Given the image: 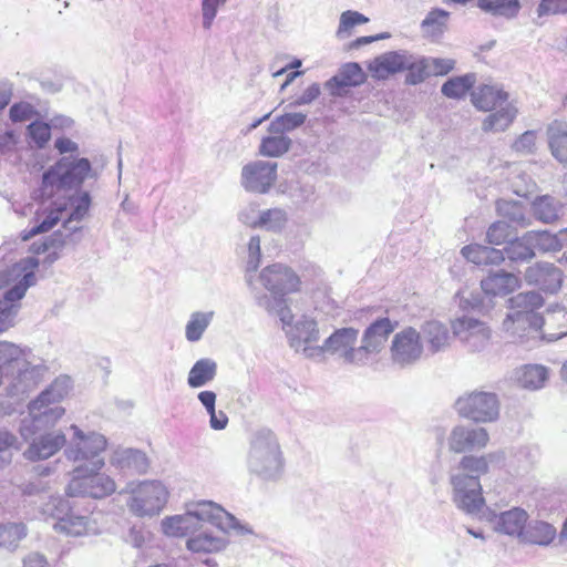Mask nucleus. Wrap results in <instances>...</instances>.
<instances>
[{
    "instance_id": "f257e3e1",
    "label": "nucleus",
    "mask_w": 567,
    "mask_h": 567,
    "mask_svg": "<svg viewBox=\"0 0 567 567\" xmlns=\"http://www.w3.org/2000/svg\"><path fill=\"white\" fill-rule=\"evenodd\" d=\"M471 103L482 112H491L483 123L484 132H503L515 121L518 110L509 101V93L502 84L482 83L471 92Z\"/></svg>"
},
{
    "instance_id": "f03ea898",
    "label": "nucleus",
    "mask_w": 567,
    "mask_h": 567,
    "mask_svg": "<svg viewBox=\"0 0 567 567\" xmlns=\"http://www.w3.org/2000/svg\"><path fill=\"white\" fill-rule=\"evenodd\" d=\"M38 268V258L27 257L0 270V289H7L3 300H0V332L12 326L14 303L24 297L31 286L35 285Z\"/></svg>"
},
{
    "instance_id": "7ed1b4c3",
    "label": "nucleus",
    "mask_w": 567,
    "mask_h": 567,
    "mask_svg": "<svg viewBox=\"0 0 567 567\" xmlns=\"http://www.w3.org/2000/svg\"><path fill=\"white\" fill-rule=\"evenodd\" d=\"M116 484L112 477L102 474L100 471H92V466L78 465L74 475L70 481L66 494L71 497L90 496L103 498L112 495Z\"/></svg>"
},
{
    "instance_id": "20e7f679",
    "label": "nucleus",
    "mask_w": 567,
    "mask_h": 567,
    "mask_svg": "<svg viewBox=\"0 0 567 567\" xmlns=\"http://www.w3.org/2000/svg\"><path fill=\"white\" fill-rule=\"evenodd\" d=\"M130 511L140 517L159 514L168 501V489L158 481L141 482L131 488Z\"/></svg>"
},
{
    "instance_id": "39448f33",
    "label": "nucleus",
    "mask_w": 567,
    "mask_h": 567,
    "mask_svg": "<svg viewBox=\"0 0 567 567\" xmlns=\"http://www.w3.org/2000/svg\"><path fill=\"white\" fill-rule=\"evenodd\" d=\"M457 413L476 423H488L497 420L499 402L492 392L474 391L460 396L455 402Z\"/></svg>"
},
{
    "instance_id": "423d86ee",
    "label": "nucleus",
    "mask_w": 567,
    "mask_h": 567,
    "mask_svg": "<svg viewBox=\"0 0 567 567\" xmlns=\"http://www.w3.org/2000/svg\"><path fill=\"white\" fill-rule=\"evenodd\" d=\"M221 512V507L213 502H200L195 512L166 517L162 522V528L167 536L184 537L200 527L202 522H213L218 518Z\"/></svg>"
},
{
    "instance_id": "0eeeda50",
    "label": "nucleus",
    "mask_w": 567,
    "mask_h": 567,
    "mask_svg": "<svg viewBox=\"0 0 567 567\" xmlns=\"http://www.w3.org/2000/svg\"><path fill=\"white\" fill-rule=\"evenodd\" d=\"M259 279L265 289L275 298L298 293L302 288L300 276L291 267L280 262L265 267Z\"/></svg>"
},
{
    "instance_id": "6e6552de",
    "label": "nucleus",
    "mask_w": 567,
    "mask_h": 567,
    "mask_svg": "<svg viewBox=\"0 0 567 567\" xmlns=\"http://www.w3.org/2000/svg\"><path fill=\"white\" fill-rule=\"evenodd\" d=\"M75 449L68 451V457L80 465L92 466V471H101L104 467V460L101 454L107 447L106 439L97 433L84 435L80 430L75 431Z\"/></svg>"
},
{
    "instance_id": "1a4fd4ad",
    "label": "nucleus",
    "mask_w": 567,
    "mask_h": 567,
    "mask_svg": "<svg viewBox=\"0 0 567 567\" xmlns=\"http://www.w3.org/2000/svg\"><path fill=\"white\" fill-rule=\"evenodd\" d=\"M423 352L421 334L414 328H405L395 333L390 347L393 362L405 365L419 360Z\"/></svg>"
},
{
    "instance_id": "9d476101",
    "label": "nucleus",
    "mask_w": 567,
    "mask_h": 567,
    "mask_svg": "<svg viewBox=\"0 0 567 567\" xmlns=\"http://www.w3.org/2000/svg\"><path fill=\"white\" fill-rule=\"evenodd\" d=\"M396 326L398 323L392 322L389 318H381L372 322L363 333L361 346L357 348L358 360H368L370 354H378Z\"/></svg>"
},
{
    "instance_id": "9b49d317",
    "label": "nucleus",
    "mask_w": 567,
    "mask_h": 567,
    "mask_svg": "<svg viewBox=\"0 0 567 567\" xmlns=\"http://www.w3.org/2000/svg\"><path fill=\"white\" fill-rule=\"evenodd\" d=\"M489 434L481 426H455L449 437V447L452 452L461 454L480 451L487 446Z\"/></svg>"
},
{
    "instance_id": "f8f14e48",
    "label": "nucleus",
    "mask_w": 567,
    "mask_h": 567,
    "mask_svg": "<svg viewBox=\"0 0 567 567\" xmlns=\"http://www.w3.org/2000/svg\"><path fill=\"white\" fill-rule=\"evenodd\" d=\"M452 484L455 502L466 513L474 514L483 509L485 499L482 495L480 481L472 476H454Z\"/></svg>"
},
{
    "instance_id": "ddd939ff",
    "label": "nucleus",
    "mask_w": 567,
    "mask_h": 567,
    "mask_svg": "<svg viewBox=\"0 0 567 567\" xmlns=\"http://www.w3.org/2000/svg\"><path fill=\"white\" fill-rule=\"evenodd\" d=\"M61 393L50 388L39 394L29 405L30 414L33 421L40 424L55 422L64 414V409L60 405Z\"/></svg>"
},
{
    "instance_id": "4468645a",
    "label": "nucleus",
    "mask_w": 567,
    "mask_h": 567,
    "mask_svg": "<svg viewBox=\"0 0 567 567\" xmlns=\"http://www.w3.org/2000/svg\"><path fill=\"white\" fill-rule=\"evenodd\" d=\"M452 330L456 337L466 342L473 350H480L489 343L492 332L489 327L471 317L457 318L452 322Z\"/></svg>"
},
{
    "instance_id": "2eb2a0df",
    "label": "nucleus",
    "mask_w": 567,
    "mask_h": 567,
    "mask_svg": "<svg viewBox=\"0 0 567 567\" xmlns=\"http://www.w3.org/2000/svg\"><path fill=\"white\" fill-rule=\"evenodd\" d=\"M276 164L256 162L243 168V185L246 189L265 193L276 179Z\"/></svg>"
},
{
    "instance_id": "dca6fc26",
    "label": "nucleus",
    "mask_w": 567,
    "mask_h": 567,
    "mask_svg": "<svg viewBox=\"0 0 567 567\" xmlns=\"http://www.w3.org/2000/svg\"><path fill=\"white\" fill-rule=\"evenodd\" d=\"M65 443L66 437L61 431L44 433L33 439L24 454L31 461L45 460L58 453Z\"/></svg>"
},
{
    "instance_id": "f3484780",
    "label": "nucleus",
    "mask_w": 567,
    "mask_h": 567,
    "mask_svg": "<svg viewBox=\"0 0 567 567\" xmlns=\"http://www.w3.org/2000/svg\"><path fill=\"white\" fill-rule=\"evenodd\" d=\"M481 287L486 296L504 297L520 287V279L509 272H492L481 281Z\"/></svg>"
},
{
    "instance_id": "a211bd4d",
    "label": "nucleus",
    "mask_w": 567,
    "mask_h": 567,
    "mask_svg": "<svg viewBox=\"0 0 567 567\" xmlns=\"http://www.w3.org/2000/svg\"><path fill=\"white\" fill-rule=\"evenodd\" d=\"M408 66V56L398 52H388L375 58L369 64V71L373 78L384 80L402 72Z\"/></svg>"
},
{
    "instance_id": "6ab92c4d",
    "label": "nucleus",
    "mask_w": 567,
    "mask_h": 567,
    "mask_svg": "<svg viewBox=\"0 0 567 567\" xmlns=\"http://www.w3.org/2000/svg\"><path fill=\"white\" fill-rule=\"evenodd\" d=\"M547 140L553 156L567 163V123L555 120L547 127Z\"/></svg>"
},
{
    "instance_id": "aec40b11",
    "label": "nucleus",
    "mask_w": 567,
    "mask_h": 567,
    "mask_svg": "<svg viewBox=\"0 0 567 567\" xmlns=\"http://www.w3.org/2000/svg\"><path fill=\"white\" fill-rule=\"evenodd\" d=\"M528 519V514L518 507H514L499 515L497 520V529L501 533L518 536L523 539L525 527Z\"/></svg>"
},
{
    "instance_id": "412c9836",
    "label": "nucleus",
    "mask_w": 567,
    "mask_h": 567,
    "mask_svg": "<svg viewBox=\"0 0 567 567\" xmlns=\"http://www.w3.org/2000/svg\"><path fill=\"white\" fill-rule=\"evenodd\" d=\"M354 344V331L351 328L337 330L323 343L322 350L330 353H339L346 359H351Z\"/></svg>"
},
{
    "instance_id": "4be33fe9",
    "label": "nucleus",
    "mask_w": 567,
    "mask_h": 567,
    "mask_svg": "<svg viewBox=\"0 0 567 567\" xmlns=\"http://www.w3.org/2000/svg\"><path fill=\"white\" fill-rule=\"evenodd\" d=\"M476 75L474 73H466L450 78L441 87L444 96L454 100L464 99L475 87Z\"/></svg>"
},
{
    "instance_id": "5701e85b",
    "label": "nucleus",
    "mask_w": 567,
    "mask_h": 567,
    "mask_svg": "<svg viewBox=\"0 0 567 567\" xmlns=\"http://www.w3.org/2000/svg\"><path fill=\"white\" fill-rule=\"evenodd\" d=\"M354 86V63L344 64L338 74L326 83V89L332 96H344Z\"/></svg>"
},
{
    "instance_id": "b1692460",
    "label": "nucleus",
    "mask_w": 567,
    "mask_h": 567,
    "mask_svg": "<svg viewBox=\"0 0 567 567\" xmlns=\"http://www.w3.org/2000/svg\"><path fill=\"white\" fill-rule=\"evenodd\" d=\"M462 255L475 265H489L504 259L501 250L477 244L463 247Z\"/></svg>"
},
{
    "instance_id": "393cba45",
    "label": "nucleus",
    "mask_w": 567,
    "mask_h": 567,
    "mask_svg": "<svg viewBox=\"0 0 567 567\" xmlns=\"http://www.w3.org/2000/svg\"><path fill=\"white\" fill-rule=\"evenodd\" d=\"M217 371L216 363L210 359L198 360L188 373V385L190 388H200L214 380Z\"/></svg>"
},
{
    "instance_id": "a878e982",
    "label": "nucleus",
    "mask_w": 567,
    "mask_h": 567,
    "mask_svg": "<svg viewBox=\"0 0 567 567\" xmlns=\"http://www.w3.org/2000/svg\"><path fill=\"white\" fill-rule=\"evenodd\" d=\"M56 532L65 534L66 536H82L90 529V522L86 516L74 515L72 513L60 517L54 524Z\"/></svg>"
},
{
    "instance_id": "bb28decb",
    "label": "nucleus",
    "mask_w": 567,
    "mask_h": 567,
    "mask_svg": "<svg viewBox=\"0 0 567 567\" xmlns=\"http://www.w3.org/2000/svg\"><path fill=\"white\" fill-rule=\"evenodd\" d=\"M556 537V528L546 522H535L523 535V540L529 544L547 546Z\"/></svg>"
},
{
    "instance_id": "cd10ccee",
    "label": "nucleus",
    "mask_w": 567,
    "mask_h": 567,
    "mask_svg": "<svg viewBox=\"0 0 567 567\" xmlns=\"http://www.w3.org/2000/svg\"><path fill=\"white\" fill-rule=\"evenodd\" d=\"M548 377L547 369L538 364H526L518 373V383L529 390H537L542 388Z\"/></svg>"
},
{
    "instance_id": "c85d7f7f",
    "label": "nucleus",
    "mask_w": 567,
    "mask_h": 567,
    "mask_svg": "<svg viewBox=\"0 0 567 567\" xmlns=\"http://www.w3.org/2000/svg\"><path fill=\"white\" fill-rule=\"evenodd\" d=\"M497 458L498 454L496 453H488L481 456L465 455L460 462V467L466 473L474 474L475 476H471L478 480L481 475H485L488 472L489 464Z\"/></svg>"
},
{
    "instance_id": "c756f323",
    "label": "nucleus",
    "mask_w": 567,
    "mask_h": 567,
    "mask_svg": "<svg viewBox=\"0 0 567 567\" xmlns=\"http://www.w3.org/2000/svg\"><path fill=\"white\" fill-rule=\"evenodd\" d=\"M478 7L494 16L515 18L520 10L519 0H478Z\"/></svg>"
},
{
    "instance_id": "7c9ffc66",
    "label": "nucleus",
    "mask_w": 567,
    "mask_h": 567,
    "mask_svg": "<svg viewBox=\"0 0 567 567\" xmlns=\"http://www.w3.org/2000/svg\"><path fill=\"white\" fill-rule=\"evenodd\" d=\"M534 216L543 223L549 224L558 219L559 205L548 195L538 196L532 205Z\"/></svg>"
},
{
    "instance_id": "2f4dec72",
    "label": "nucleus",
    "mask_w": 567,
    "mask_h": 567,
    "mask_svg": "<svg viewBox=\"0 0 567 567\" xmlns=\"http://www.w3.org/2000/svg\"><path fill=\"white\" fill-rule=\"evenodd\" d=\"M64 210L65 206H56L50 209L47 216L40 221L39 225L32 227L31 229H25L21 233V239L23 241H27L38 234L51 230L61 219V215Z\"/></svg>"
},
{
    "instance_id": "473e14b6",
    "label": "nucleus",
    "mask_w": 567,
    "mask_h": 567,
    "mask_svg": "<svg viewBox=\"0 0 567 567\" xmlns=\"http://www.w3.org/2000/svg\"><path fill=\"white\" fill-rule=\"evenodd\" d=\"M450 13L443 9H433L422 22L423 30L434 37L441 34L447 24Z\"/></svg>"
},
{
    "instance_id": "72a5a7b5",
    "label": "nucleus",
    "mask_w": 567,
    "mask_h": 567,
    "mask_svg": "<svg viewBox=\"0 0 567 567\" xmlns=\"http://www.w3.org/2000/svg\"><path fill=\"white\" fill-rule=\"evenodd\" d=\"M265 137L260 144V154L264 156L276 157L286 153L289 148L290 141L284 133Z\"/></svg>"
},
{
    "instance_id": "f704fd0d",
    "label": "nucleus",
    "mask_w": 567,
    "mask_h": 567,
    "mask_svg": "<svg viewBox=\"0 0 567 567\" xmlns=\"http://www.w3.org/2000/svg\"><path fill=\"white\" fill-rule=\"evenodd\" d=\"M224 543L217 537L200 534L187 540V548L195 553H214L223 549Z\"/></svg>"
},
{
    "instance_id": "c9c22d12",
    "label": "nucleus",
    "mask_w": 567,
    "mask_h": 567,
    "mask_svg": "<svg viewBox=\"0 0 567 567\" xmlns=\"http://www.w3.org/2000/svg\"><path fill=\"white\" fill-rule=\"evenodd\" d=\"M527 238L533 246L543 251H558L561 249V243L557 235L546 230L529 233Z\"/></svg>"
},
{
    "instance_id": "e433bc0d",
    "label": "nucleus",
    "mask_w": 567,
    "mask_h": 567,
    "mask_svg": "<svg viewBox=\"0 0 567 567\" xmlns=\"http://www.w3.org/2000/svg\"><path fill=\"white\" fill-rule=\"evenodd\" d=\"M212 313L195 312L192 315L186 324V338L194 342L202 338L204 331L208 327Z\"/></svg>"
},
{
    "instance_id": "4c0bfd02",
    "label": "nucleus",
    "mask_w": 567,
    "mask_h": 567,
    "mask_svg": "<svg viewBox=\"0 0 567 567\" xmlns=\"http://www.w3.org/2000/svg\"><path fill=\"white\" fill-rule=\"evenodd\" d=\"M532 246L533 244H530L527 236H525L523 239L509 241L505 250L509 259L524 261L535 256Z\"/></svg>"
},
{
    "instance_id": "58836bf2",
    "label": "nucleus",
    "mask_w": 567,
    "mask_h": 567,
    "mask_svg": "<svg viewBox=\"0 0 567 567\" xmlns=\"http://www.w3.org/2000/svg\"><path fill=\"white\" fill-rule=\"evenodd\" d=\"M305 121L306 115L302 113H286L271 122L270 132L285 133L302 125Z\"/></svg>"
},
{
    "instance_id": "ea45409f",
    "label": "nucleus",
    "mask_w": 567,
    "mask_h": 567,
    "mask_svg": "<svg viewBox=\"0 0 567 567\" xmlns=\"http://www.w3.org/2000/svg\"><path fill=\"white\" fill-rule=\"evenodd\" d=\"M23 350L14 343L0 341V369L10 367L12 363L22 360Z\"/></svg>"
},
{
    "instance_id": "a19ab883",
    "label": "nucleus",
    "mask_w": 567,
    "mask_h": 567,
    "mask_svg": "<svg viewBox=\"0 0 567 567\" xmlns=\"http://www.w3.org/2000/svg\"><path fill=\"white\" fill-rule=\"evenodd\" d=\"M296 331L299 339L310 344L319 340V329L316 320L306 318L296 324Z\"/></svg>"
},
{
    "instance_id": "79ce46f5",
    "label": "nucleus",
    "mask_w": 567,
    "mask_h": 567,
    "mask_svg": "<svg viewBox=\"0 0 567 567\" xmlns=\"http://www.w3.org/2000/svg\"><path fill=\"white\" fill-rule=\"evenodd\" d=\"M408 70L406 82L409 84H417L423 82L426 78H430V72L427 69L426 59H422L415 62H410L408 59Z\"/></svg>"
},
{
    "instance_id": "37998d69",
    "label": "nucleus",
    "mask_w": 567,
    "mask_h": 567,
    "mask_svg": "<svg viewBox=\"0 0 567 567\" xmlns=\"http://www.w3.org/2000/svg\"><path fill=\"white\" fill-rule=\"evenodd\" d=\"M28 132L38 147H43L51 138V127L44 122H33L28 126Z\"/></svg>"
},
{
    "instance_id": "c03bdc74",
    "label": "nucleus",
    "mask_w": 567,
    "mask_h": 567,
    "mask_svg": "<svg viewBox=\"0 0 567 567\" xmlns=\"http://www.w3.org/2000/svg\"><path fill=\"white\" fill-rule=\"evenodd\" d=\"M426 62L431 76H444L455 68V60L453 59L429 58Z\"/></svg>"
},
{
    "instance_id": "a18cd8bd",
    "label": "nucleus",
    "mask_w": 567,
    "mask_h": 567,
    "mask_svg": "<svg viewBox=\"0 0 567 567\" xmlns=\"http://www.w3.org/2000/svg\"><path fill=\"white\" fill-rule=\"evenodd\" d=\"M509 226L503 221L494 223L487 230V241L492 245H503L508 240Z\"/></svg>"
},
{
    "instance_id": "49530a36",
    "label": "nucleus",
    "mask_w": 567,
    "mask_h": 567,
    "mask_svg": "<svg viewBox=\"0 0 567 567\" xmlns=\"http://www.w3.org/2000/svg\"><path fill=\"white\" fill-rule=\"evenodd\" d=\"M567 13V0H540L537 7L538 17Z\"/></svg>"
},
{
    "instance_id": "de8ad7c7",
    "label": "nucleus",
    "mask_w": 567,
    "mask_h": 567,
    "mask_svg": "<svg viewBox=\"0 0 567 567\" xmlns=\"http://www.w3.org/2000/svg\"><path fill=\"white\" fill-rule=\"evenodd\" d=\"M430 343L434 350H439L449 341V332L442 324H430L429 326Z\"/></svg>"
},
{
    "instance_id": "09e8293b",
    "label": "nucleus",
    "mask_w": 567,
    "mask_h": 567,
    "mask_svg": "<svg viewBox=\"0 0 567 567\" xmlns=\"http://www.w3.org/2000/svg\"><path fill=\"white\" fill-rule=\"evenodd\" d=\"M34 109L29 103H16L10 109V118L13 122H24L33 117Z\"/></svg>"
},
{
    "instance_id": "8fccbe9b",
    "label": "nucleus",
    "mask_w": 567,
    "mask_h": 567,
    "mask_svg": "<svg viewBox=\"0 0 567 567\" xmlns=\"http://www.w3.org/2000/svg\"><path fill=\"white\" fill-rule=\"evenodd\" d=\"M91 205V198L87 193L81 194L76 200L73 212L70 215V220H80L89 212Z\"/></svg>"
},
{
    "instance_id": "3c124183",
    "label": "nucleus",
    "mask_w": 567,
    "mask_h": 567,
    "mask_svg": "<svg viewBox=\"0 0 567 567\" xmlns=\"http://www.w3.org/2000/svg\"><path fill=\"white\" fill-rule=\"evenodd\" d=\"M536 144V132L527 131L523 133L514 144L517 152L530 153Z\"/></svg>"
},
{
    "instance_id": "603ef678",
    "label": "nucleus",
    "mask_w": 567,
    "mask_h": 567,
    "mask_svg": "<svg viewBox=\"0 0 567 567\" xmlns=\"http://www.w3.org/2000/svg\"><path fill=\"white\" fill-rule=\"evenodd\" d=\"M220 2L221 0H203V23L206 29L212 27Z\"/></svg>"
},
{
    "instance_id": "864d4df0",
    "label": "nucleus",
    "mask_w": 567,
    "mask_h": 567,
    "mask_svg": "<svg viewBox=\"0 0 567 567\" xmlns=\"http://www.w3.org/2000/svg\"><path fill=\"white\" fill-rule=\"evenodd\" d=\"M276 313L284 326H291L293 323L295 316L290 307L287 305L285 298H279Z\"/></svg>"
},
{
    "instance_id": "5fc2aeb1",
    "label": "nucleus",
    "mask_w": 567,
    "mask_h": 567,
    "mask_svg": "<svg viewBox=\"0 0 567 567\" xmlns=\"http://www.w3.org/2000/svg\"><path fill=\"white\" fill-rule=\"evenodd\" d=\"M60 243L54 238H47L44 240L33 243L30 247V251L34 256H39L49 251L51 248L56 247Z\"/></svg>"
},
{
    "instance_id": "6e6d98bb",
    "label": "nucleus",
    "mask_w": 567,
    "mask_h": 567,
    "mask_svg": "<svg viewBox=\"0 0 567 567\" xmlns=\"http://www.w3.org/2000/svg\"><path fill=\"white\" fill-rule=\"evenodd\" d=\"M208 414L210 416V426L214 430H223L227 426L228 417L223 411L217 413L216 410H214L213 412H208Z\"/></svg>"
},
{
    "instance_id": "4d7b16f0",
    "label": "nucleus",
    "mask_w": 567,
    "mask_h": 567,
    "mask_svg": "<svg viewBox=\"0 0 567 567\" xmlns=\"http://www.w3.org/2000/svg\"><path fill=\"white\" fill-rule=\"evenodd\" d=\"M23 567H49V564L43 555L32 553L23 559Z\"/></svg>"
},
{
    "instance_id": "13d9d810",
    "label": "nucleus",
    "mask_w": 567,
    "mask_h": 567,
    "mask_svg": "<svg viewBox=\"0 0 567 567\" xmlns=\"http://www.w3.org/2000/svg\"><path fill=\"white\" fill-rule=\"evenodd\" d=\"M354 27V11L348 10L341 14L338 34L349 31Z\"/></svg>"
},
{
    "instance_id": "bf43d9fd",
    "label": "nucleus",
    "mask_w": 567,
    "mask_h": 567,
    "mask_svg": "<svg viewBox=\"0 0 567 567\" xmlns=\"http://www.w3.org/2000/svg\"><path fill=\"white\" fill-rule=\"evenodd\" d=\"M198 400L206 408L207 412L215 410L216 394L213 391H202L198 394Z\"/></svg>"
},
{
    "instance_id": "052dcab7",
    "label": "nucleus",
    "mask_w": 567,
    "mask_h": 567,
    "mask_svg": "<svg viewBox=\"0 0 567 567\" xmlns=\"http://www.w3.org/2000/svg\"><path fill=\"white\" fill-rule=\"evenodd\" d=\"M390 38L388 32H381L369 37H357V47L369 44L377 40H384Z\"/></svg>"
},
{
    "instance_id": "680f3d73",
    "label": "nucleus",
    "mask_w": 567,
    "mask_h": 567,
    "mask_svg": "<svg viewBox=\"0 0 567 567\" xmlns=\"http://www.w3.org/2000/svg\"><path fill=\"white\" fill-rule=\"evenodd\" d=\"M55 147L60 153L73 152L76 148L75 144L69 138H59L55 142Z\"/></svg>"
},
{
    "instance_id": "e2e57ef3",
    "label": "nucleus",
    "mask_w": 567,
    "mask_h": 567,
    "mask_svg": "<svg viewBox=\"0 0 567 567\" xmlns=\"http://www.w3.org/2000/svg\"><path fill=\"white\" fill-rule=\"evenodd\" d=\"M320 94V89L317 84L309 86L306 91L305 96H302L303 102H310L311 100L318 97Z\"/></svg>"
},
{
    "instance_id": "0e129e2a",
    "label": "nucleus",
    "mask_w": 567,
    "mask_h": 567,
    "mask_svg": "<svg viewBox=\"0 0 567 567\" xmlns=\"http://www.w3.org/2000/svg\"><path fill=\"white\" fill-rule=\"evenodd\" d=\"M272 215H275L277 218H279V217H281L282 213H281V210H276V209L270 210L269 209L260 216L259 224L266 225L270 220Z\"/></svg>"
},
{
    "instance_id": "69168bd1",
    "label": "nucleus",
    "mask_w": 567,
    "mask_h": 567,
    "mask_svg": "<svg viewBox=\"0 0 567 567\" xmlns=\"http://www.w3.org/2000/svg\"><path fill=\"white\" fill-rule=\"evenodd\" d=\"M75 168H78L81 173L86 175L91 168L90 162L85 158H81L73 165V169Z\"/></svg>"
},
{
    "instance_id": "338daca9",
    "label": "nucleus",
    "mask_w": 567,
    "mask_h": 567,
    "mask_svg": "<svg viewBox=\"0 0 567 567\" xmlns=\"http://www.w3.org/2000/svg\"><path fill=\"white\" fill-rule=\"evenodd\" d=\"M300 65H301V61L297 59L293 62H291L288 66H285L282 69L274 72V76L282 75L284 73H286L288 71V69L299 68Z\"/></svg>"
},
{
    "instance_id": "774afa93",
    "label": "nucleus",
    "mask_w": 567,
    "mask_h": 567,
    "mask_svg": "<svg viewBox=\"0 0 567 567\" xmlns=\"http://www.w3.org/2000/svg\"><path fill=\"white\" fill-rule=\"evenodd\" d=\"M61 166V163H58L55 167H52L43 175V181L45 183H52V176L55 174V169Z\"/></svg>"
}]
</instances>
